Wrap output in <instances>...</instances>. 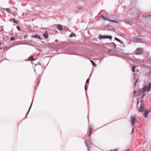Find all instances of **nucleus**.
<instances>
[{"mask_svg": "<svg viewBox=\"0 0 151 151\" xmlns=\"http://www.w3.org/2000/svg\"><path fill=\"white\" fill-rule=\"evenodd\" d=\"M136 67L135 65H133L132 68V70L133 72H134L135 71V69Z\"/></svg>", "mask_w": 151, "mask_h": 151, "instance_id": "13", "label": "nucleus"}, {"mask_svg": "<svg viewBox=\"0 0 151 151\" xmlns=\"http://www.w3.org/2000/svg\"><path fill=\"white\" fill-rule=\"evenodd\" d=\"M133 130H134L133 129H132V133L133 132Z\"/></svg>", "mask_w": 151, "mask_h": 151, "instance_id": "32", "label": "nucleus"}, {"mask_svg": "<svg viewBox=\"0 0 151 151\" xmlns=\"http://www.w3.org/2000/svg\"><path fill=\"white\" fill-rule=\"evenodd\" d=\"M151 88V83H149V85L147 86H145L142 88V89L139 91V95L140 96L141 95L142 97H143L145 95V93L147 91L149 92Z\"/></svg>", "mask_w": 151, "mask_h": 151, "instance_id": "1", "label": "nucleus"}, {"mask_svg": "<svg viewBox=\"0 0 151 151\" xmlns=\"http://www.w3.org/2000/svg\"><path fill=\"white\" fill-rule=\"evenodd\" d=\"M31 108V107H30L29 109H30V108Z\"/></svg>", "mask_w": 151, "mask_h": 151, "instance_id": "39", "label": "nucleus"}, {"mask_svg": "<svg viewBox=\"0 0 151 151\" xmlns=\"http://www.w3.org/2000/svg\"><path fill=\"white\" fill-rule=\"evenodd\" d=\"M6 10L8 12H9L10 10V9L9 8H7L6 9Z\"/></svg>", "mask_w": 151, "mask_h": 151, "instance_id": "22", "label": "nucleus"}, {"mask_svg": "<svg viewBox=\"0 0 151 151\" xmlns=\"http://www.w3.org/2000/svg\"><path fill=\"white\" fill-rule=\"evenodd\" d=\"M31 108V107H30L29 109H30V108Z\"/></svg>", "mask_w": 151, "mask_h": 151, "instance_id": "41", "label": "nucleus"}, {"mask_svg": "<svg viewBox=\"0 0 151 151\" xmlns=\"http://www.w3.org/2000/svg\"><path fill=\"white\" fill-rule=\"evenodd\" d=\"M139 101H137V103L138 104H139Z\"/></svg>", "mask_w": 151, "mask_h": 151, "instance_id": "35", "label": "nucleus"}, {"mask_svg": "<svg viewBox=\"0 0 151 151\" xmlns=\"http://www.w3.org/2000/svg\"><path fill=\"white\" fill-rule=\"evenodd\" d=\"M86 145L87 146V147H88V146L87 145V142H86Z\"/></svg>", "mask_w": 151, "mask_h": 151, "instance_id": "29", "label": "nucleus"}, {"mask_svg": "<svg viewBox=\"0 0 151 151\" xmlns=\"http://www.w3.org/2000/svg\"><path fill=\"white\" fill-rule=\"evenodd\" d=\"M139 112H143L145 110V106L143 104H141L138 108Z\"/></svg>", "mask_w": 151, "mask_h": 151, "instance_id": "3", "label": "nucleus"}, {"mask_svg": "<svg viewBox=\"0 0 151 151\" xmlns=\"http://www.w3.org/2000/svg\"><path fill=\"white\" fill-rule=\"evenodd\" d=\"M130 121L132 126H134L135 124L136 119L132 116H131Z\"/></svg>", "mask_w": 151, "mask_h": 151, "instance_id": "4", "label": "nucleus"}, {"mask_svg": "<svg viewBox=\"0 0 151 151\" xmlns=\"http://www.w3.org/2000/svg\"><path fill=\"white\" fill-rule=\"evenodd\" d=\"M105 38H108L111 40L112 39V37L111 36H106Z\"/></svg>", "mask_w": 151, "mask_h": 151, "instance_id": "14", "label": "nucleus"}, {"mask_svg": "<svg viewBox=\"0 0 151 151\" xmlns=\"http://www.w3.org/2000/svg\"><path fill=\"white\" fill-rule=\"evenodd\" d=\"M29 60H32L34 61L35 60L33 58V57L32 56H30L29 58Z\"/></svg>", "mask_w": 151, "mask_h": 151, "instance_id": "10", "label": "nucleus"}, {"mask_svg": "<svg viewBox=\"0 0 151 151\" xmlns=\"http://www.w3.org/2000/svg\"><path fill=\"white\" fill-rule=\"evenodd\" d=\"M92 64L93 65L94 67H95L96 66V64L92 60H90Z\"/></svg>", "mask_w": 151, "mask_h": 151, "instance_id": "12", "label": "nucleus"}, {"mask_svg": "<svg viewBox=\"0 0 151 151\" xmlns=\"http://www.w3.org/2000/svg\"><path fill=\"white\" fill-rule=\"evenodd\" d=\"M149 111H145L144 114V116L146 118L147 116L148 115V113H149Z\"/></svg>", "mask_w": 151, "mask_h": 151, "instance_id": "7", "label": "nucleus"}, {"mask_svg": "<svg viewBox=\"0 0 151 151\" xmlns=\"http://www.w3.org/2000/svg\"><path fill=\"white\" fill-rule=\"evenodd\" d=\"M40 83V81H38V86L39 84V83Z\"/></svg>", "mask_w": 151, "mask_h": 151, "instance_id": "31", "label": "nucleus"}, {"mask_svg": "<svg viewBox=\"0 0 151 151\" xmlns=\"http://www.w3.org/2000/svg\"><path fill=\"white\" fill-rule=\"evenodd\" d=\"M17 29L19 30H20V28L19 27H18V26H17Z\"/></svg>", "mask_w": 151, "mask_h": 151, "instance_id": "24", "label": "nucleus"}, {"mask_svg": "<svg viewBox=\"0 0 151 151\" xmlns=\"http://www.w3.org/2000/svg\"><path fill=\"white\" fill-rule=\"evenodd\" d=\"M57 28L60 31L62 29V26L60 25H58L57 26Z\"/></svg>", "mask_w": 151, "mask_h": 151, "instance_id": "8", "label": "nucleus"}, {"mask_svg": "<svg viewBox=\"0 0 151 151\" xmlns=\"http://www.w3.org/2000/svg\"><path fill=\"white\" fill-rule=\"evenodd\" d=\"M88 81H89V79H88L86 81V83H88Z\"/></svg>", "mask_w": 151, "mask_h": 151, "instance_id": "27", "label": "nucleus"}, {"mask_svg": "<svg viewBox=\"0 0 151 151\" xmlns=\"http://www.w3.org/2000/svg\"><path fill=\"white\" fill-rule=\"evenodd\" d=\"M43 36L45 39H47L48 36L47 31H45L43 34Z\"/></svg>", "mask_w": 151, "mask_h": 151, "instance_id": "6", "label": "nucleus"}, {"mask_svg": "<svg viewBox=\"0 0 151 151\" xmlns=\"http://www.w3.org/2000/svg\"><path fill=\"white\" fill-rule=\"evenodd\" d=\"M27 37V35H25L24 36V38H26Z\"/></svg>", "mask_w": 151, "mask_h": 151, "instance_id": "26", "label": "nucleus"}, {"mask_svg": "<svg viewBox=\"0 0 151 151\" xmlns=\"http://www.w3.org/2000/svg\"><path fill=\"white\" fill-rule=\"evenodd\" d=\"M112 44L114 45V47L115 48H116V45L114 43H112Z\"/></svg>", "mask_w": 151, "mask_h": 151, "instance_id": "25", "label": "nucleus"}, {"mask_svg": "<svg viewBox=\"0 0 151 151\" xmlns=\"http://www.w3.org/2000/svg\"><path fill=\"white\" fill-rule=\"evenodd\" d=\"M108 21H109L113 22H116L117 23H118V22L116 21H114V20H111L110 19H109V20H108Z\"/></svg>", "mask_w": 151, "mask_h": 151, "instance_id": "18", "label": "nucleus"}, {"mask_svg": "<svg viewBox=\"0 0 151 151\" xmlns=\"http://www.w3.org/2000/svg\"><path fill=\"white\" fill-rule=\"evenodd\" d=\"M93 129V128L92 126H90L89 128V134H88V137H89L90 135L92 132V131Z\"/></svg>", "mask_w": 151, "mask_h": 151, "instance_id": "5", "label": "nucleus"}, {"mask_svg": "<svg viewBox=\"0 0 151 151\" xmlns=\"http://www.w3.org/2000/svg\"><path fill=\"white\" fill-rule=\"evenodd\" d=\"M12 20H13V22L17 24H18V21L17 20H16L15 19H14V18H13L12 19Z\"/></svg>", "mask_w": 151, "mask_h": 151, "instance_id": "17", "label": "nucleus"}, {"mask_svg": "<svg viewBox=\"0 0 151 151\" xmlns=\"http://www.w3.org/2000/svg\"><path fill=\"white\" fill-rule=\"evenodd\" d=\"M121 44H122L123 43V42L121 41L120 42H119Z\"/></svg>", "mask_w": 151, "mask_h": 151, "instance_id": "30", "label": "nucleus"}, {"mask_svg": "<svg viewBox=\"0 0 151 151\" xmlns=\"http://www.w3.org/2000/svg\"><path fill=\"white\" fill-rule=\"evenodd\" d=\"M88 150H89V149L88 148Z\"/></svg>", "mask_w": 151, "mask_h": 151, "instance_id": "37", "label": "nucleus"}, {"mask_svg": "<svg viewBox=\"0 0 151 151\" xmlns=\"http://www.w3.org/2000/svg\"><path fill=\"white\" fill-rule=\"evenodd\" d=\"M15 40V39L13 37H12L11 39H10V40L11 41H12V40Z\"/></svg>", "mask_w": 151, "mask_h": 151, "instance_id": "20", "label": "nucleus"}, {"mask_svg": "<svg viewBox=\"0 0 151 151\" xmlns=\"http://www.w3.org/2000/svg\"><path fill=\"white\" fill-rule=\"evenodd\" d=\"M101 17L102 19H103L104 20H107L108 21V20H109V19H107L103 15H102L101 16Z\"/></svg>", "mask_w": 151, "mask_h": 151, "instance_id": "11", "label": "nucleus"}, {"mask_svg": "<svg viewBox=\"0 0 151 151\" xmlns=\"http://www.w3.org/2000/svg\"><path fill=\"white\" fill-rule=\"evenodd\" d=\"M143 49L142 48H138L136 49L135 54L136 55H139L142 54Z\"/></svg>", "mask_w": 151, "mask_h": 151, "instance_id": "2", "label": "nucleus"}, {"mask_svg": "<svg viewBox=\"0 0 151 151\" xmlns=\"http://www.w3.org/2000/svg\"><path fill=\"white\" fill-rule=\"evenodd\" d=\"M128 151V150H125V151Z\"/></svg>", "mask_w": 151, "mask_h": 151, "instance_id": "36", "label": "nucleus"}, {"mask_svg": "<svg viewBox=\"0 0 151 151\" xmlns=\"http://www.w3.org/2000/svg\"><path fill=\"white\" fill-rule=\"evenodd\" d=\"M118 150L117 149H115L114 150H111L110 151H117Z\"/></svg>", "mask_w": 151, "mask_h": 151, "instance_id": "21", "label": "nucleus"}, {"mask_svg": "<svg viewBox=\"0 0 151 151\" xmlns=\"http://www.w3.org/2000/svg\"><path fill=\"white\" fill-rule=\"evenodd\" d=\"M138 79H137L136 80V81L135 82V86L136 85V83L138 81Z\"/></svg>", "mask_w": 151, "mask_h": 151, "instance_id": "23", "label": "nucleus"}, {"mask_svg": "<svg viewBox=\"0 0 151 151\" xmlns=\"http://www.w3.org/2000/svg\"><path fill=\"white\" fill-rule=\"evenodd\" d=\"M115 39L119 42H121V40H119V39H118L116 37L115 38Z\"/></svg>", "mask_w": 151, "mask_h": 151, "instance_id": "19", "label": "nucleus"}, {"mask_svg": "<svg viewBox=\"0 0 151 151\" xmlns=\"http://www.w3.org/2000/svg\"><path fill=\"white\" fill-rule=\"evenodd\" d=\"M31 108V107H30L29 109H30V108Z\"/></svg>", "mask_w": 151, "mask_h": 151, "instance_id": "40", "label": "nucleus"}, {"mask_svg": "<svg viewBox=\"0 0 151 151\" xmlns=\"http://www.w3.org/2000/svg\"><path fill=\"white\" fill-rule=\"evenodd\" d=\"M1 45V43H0V45Z\"/></svg>", "mask_w": 151, "mask_h": 151, "instance_id": "38", "label": "nucleus"}, {"mask_svg": "<svg viewBox=\"0 0 151 151\" xmlns=\"http://www.w3.org/2000/svg\"><path fill=\"white\" fill-rule=\"evenodd\" d=\"M85 90L86 91V90H87V88H86V85H85Z\"/></svg>", "mask_w": 151, "mask_h": 151, "instance_id": "28", "label": "nucleus"}, {"mask_svg": "<svg viewBox=\"0 0 151 151\" xmlns=\"http://www.w3.org/2000/svg\"><path fill=\"white\" fill-rule=\"evenodd\" d=\"M99 38L100 39H101L102 38H105V36H103L101 35L100 36H99Z\"/></svg>", "mask_w": 151, "mask_h": 151, "instance_id": "15", "label": "nucleus"}, {"mask_svg": "<svg viewBox=\"0 0 151 151\" xmlns=\"http://www.w3.org/2000/svg\"><path fill=\"white\" fill-rule=\"evenodd\" d=\"M76 36V35L73 33H71L70 34L69 36L70 37H75Z\"/></svg>", "mask_w": 151, "mask_h": 151, "instance_id": "16", "label": "nucleus"}, {"mask_svg": "<svg viewBox=\"0 0 151 151\" xmlns=\"http://www.w3.org/2000/svg\"><path fill=\"white\" fill-rule=\"evenodd\" d=\"M150 73H151V69H150Z\"/></svg>", "mask_w": 151, "mask_h": 151, "instance_id": "34", "label": "nucleus"}, {"mask_svg": "<svg viewBox=\"0 0 151 151\" xmlns=\"http://www.w3.org/2000/svg\"><path fill=\"white\" fill-rule=\"evenodd\" d=\"M32 37H36V38H37L40 39V40H41V39L40 38V36L38 35H35L34 36H32Z\"/></svg>", "mask_w": 151, "mask_h": 151, "instance_id": "9", "label": "nucleus"}, {"mask_svg": "<svg viewBox=\"0 0 151 151\" xmlns=\"http://www.w3.org/2000/svg\"><path fill=\"white\" fill-rule=\"evenodd\" d=\"M142 151H144V150H143Z\"/></svg>", "mask_w": 151, "mask_h": 151, "instance_id": "42", "label": "nucleus"}, {"mask_svg": "<svg viewBox=\"0 0 151 151\" xmlns=\"http://www.w3.org/2000/svg\"><path fill=\"white\" fill-rule=\"evenodd\" d=\"M135 93H136V91H134V94H135Z\"/></svg>", "mask_w": 151, "mask_h": 151, "instance_id": "33", "label": "nucleus"}]
</instances>
